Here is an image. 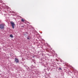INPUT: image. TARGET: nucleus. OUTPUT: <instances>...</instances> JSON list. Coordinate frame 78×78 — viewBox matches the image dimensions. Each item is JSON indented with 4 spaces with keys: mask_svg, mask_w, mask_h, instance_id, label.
<instances>
[{
    "mask_svg": "<svg viewBox=\"0 0 78 78\" xmlns=\"http://www.w3.org/2000/svg\"><path fill=\"white\" fill-rule=\"evenodd\" d=\"M22 27H24V26H23Z\"/></svg>",
    "mask_w": 78,
    "mask_h": 78,
    "instance_id": "6e6552de",
    "label": "nucleus"
},
{
    "mask_svg": "<svg viewBox=\"0 0 78 78\" xmlns=\"http://www.w3.org/2000/svg\"><path fill=\"white\" fill-rule=\"evenodd\" d=\"M10 37H12V38H13V36H12V34H11L10 35Z\"/></svg>",
    "mask_w": 78,
    "mask_h": 78,
    "instance_id": "39448f33",
    "label": "nucleus"
},
{
    "mask_svg": "<svg viewBox=\"0 0 78 78\" xmlns=\"http://www.w3.org/2000/svg\"><path fill=\"white\" fill-rule=\"evenodd\" d=\"M59 69H60V70H62V69L61 68H59Z\"/></svg>",
    "mask_w": 78,
    "mask_h": 78,
    "instance_id": "0eeeda50",
    "label": "nucleus"
},
{
    "mask_svg": "<svg viewBox=\"0 0 78 78\" xmlns=\"http://www.w3.org/2000/svg\"><path fill=\"white\" fill-rule=\"evenodd\" d=\"M10 24H11L12 25V27L13 29L14 28V27L15 26V23H14L12 21H11L10 22Z\"/></svg>",
    "mask_w": 78,
    "mask_h": 78,
    "instance_id": "f257e3e1",
    "label": "nucleus"
},
{
    "mask_svg": "<svg viewBox=\"0 0 78 78\" xmlns=\"http://www.w3.org/2000/svg\"><path fill=\"white\" fill-rule=\"evenodd\" d=\"M0 28L1 29H3L4 28V25L3 24L0 25Z\"/></svg>",
    "mask_w": 78,
    "mask_h": 78,
    "instance_id": "f03ea898",
    "label": "nucleus"
},
{
    "mask_svg": "<svg viewBox=\"0 0 78 78\" xmlns=\"http://www.w3.org/2000/svg\"><path fill=\"white\" fill-rule=\"evenodd\" d=\"M27 40H30V38L29 37H27Z\"/></svg>",
    "mask_w": 78,
    "mask_h": 78,
    "instance_id": "423d86ee",
    "label": "nucleus"
},
{
    "mask_svg": "<svg viewBox=\"0 0 78 78\" xmlns=\"http://www.w3.org/2000/svg\"><path fill=\"white\" fill-rule=\"evenodd\" d=\"M26 20L23 18L21 19V22H26Z\"/></svg>",
    "mask_w": 78,
    "mask_h": 78,
    "instance_id": "20e7f679",
    "label": "nucleus"
},
{
    "mask_svg": "<svg viewBox=\"0 0 78 78\" xmlns=\"http://www.w3.org/2000/svg\"><path fill=\"white\" fill-rule=\"evenodd\" d=\"M15 61L16 63H19V59H18V58H15Z\"/></svg>",
    "mask_w": 78,
    "mask_h": 78,
    "instance_id": "7ed1b4c3",
    "label": "nucleus"
}]
</instances>
